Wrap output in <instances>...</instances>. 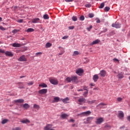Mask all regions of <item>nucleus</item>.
<instances>
[{"label": "nucleus", "instance_id": "nucleus-1", "mask_svg": "<svg viewBox=\"0 0 130 130\" xmlns=\"http://www.w3.org/2000/svg\"><path fill=\"white\" fill-rule=\"evenodd\" d=\"M0 53H5L6 56H10V57H12V56H14V54H13L12 52H5V51L2 49H0Z\"/></svg>", "mask_w": 130, "mask_h": 130}, {"label": "nucleus", "instance_id": "nucleus-2", "mask_svg": "<svg viewBox=\"0 0 130 130\" xmlns=\"http://www.w3.org/2000/svg\"><path fill=\"white\" fill-rule=\"evenodd\" d=\"M84 103H86V99L81 97L78 100V104L79 105H83Z\"/></svg>", "mask_w": 130, "mask_h": 130}, {"label": "nucleus", "instance_id": "nucleus-3", "mask_svg": "<svg viewBox=\"0 0 130 130\" xmlns=\"http://www.w3.org/2000/svg\"><path fill=\"white\" fill-rule=\"evenodd\" d=\"M49 82L52 85H57V84H58V81H57V79L55 78H50Z\"/></svg>", "mask_w": 130, "mask_h": 130}, {"label": "nucleus", "instance_id": "nucleus-4", "mask_svg": "<svg viewBox=\"0 0 130 130\" xmlns=\"http://www.w3.org/2000/svg\"><path fill=\"white\" fill-rule=\"evenodd\" d=\"M104 121V118L103 117H100L98 118H96V121H95V123L96 124H101L102 122Z\"/></svg>", "mask_w": 130, "mask_h": 130}, {"label": "nucleus", "instance_id": "nucleus-5", "mask_svg": "<svg viewBox=\"0 0 130 130\" xmlns=\"http://www.w3.org/2000/svg\"><path fill=\"white\" fill-rule=\"evenodd\" d=\"M121 26V24H120V23L118 22H115L112 24V27H113V28H116V29L120 28Z\"/></svg>", "mask_w": 130, "mask_h": 130}, {"label": "nucleus", "instance_id": "nucleus-6", "mask_svg": "<svg viewBox=\"0 0 130 130\" xmlns=\"http://www.w3.org/2000/svg\"><path fill=\"white\" fill-rule=\"evenodd\" d=\"M18 61H27V58H26V57L25 55H22L20 56L18 59Z\"/></svg>", "mask_w": 130, "mask_h": 130}, {"label": "nucleus", "instance_id": "nucleus-7", "mask_svg": "<svg viewBox=\"0 0 130 130\" xmlns=\"http://www.w3.org/2000/svg\"><path fill=\"white\" fill-rule=\"evenodd\" d=\"M47 93V89H42L39 91V93L41 95H43Z\"/></svg>", "mask_w": 130, "mask_h": 130}, {"label": "nucleus", "instance_id": "nucleus-8", "mask_svg": "<svg viewBox=\"0 0 130 130\" xmlns=\"http://www.w3.org/2000/svg\"><path fill=\"white\" fill-rule=\"evenodd\" d=\"M99 75H100L101 77L104 78V77L106 76V71L105 70H101Z\"/></svg>", "mask_w": 130, "mask_h": 130}, {"label": "nucleus", "instance_id": "nucleus-9", "mask_svg": "<svg viewBox=\"0 0 130 130\" xmlns=\"http://www.w3.org/2000/svg\"><path fill=\"white\" fill-rule=\"evenodd\" d=\"M17 85H18V88L19 89H25V86L24 85V83L23 82H18L17 83Z\"/></svg>", "mask_w": 130, "mask_h": 130}, {"label": "nucleus", "instance_id": "nucleus-10", "mask_svg": "<svg viewBox=\"0 0 130 130\" xmlns=\"http://www.w3.org/2000/svg\"><path fill=\"white\" fill-rule=\"evenodd\" d=\"M83 73H84V70L81 68L76 70V73L79 76L81 74H83Z\"/></svg>", "mask_w": 130, "mask_h": 130}, {"label": "nucleus", "instance_id": "nucleus-11", "mask_svg": "<svg viewBox=\"0 0 130 130\" xmlns=\"http://www.w3.org/2000/svg\"><path fill=\"white\" fill-rule=\"evenodd\" d=\"M52 127V124H48L47 125H46L45 127H44V130H50L51 129V128Z\"/></svg>", "mask_w": 130, "mask_h": 130}, {"label": "nucleus", "instance_id": "nucleus-12", "mask_svg": "<svg viewBox=\"0 0 130 130\" xmlns=\"http://www.w3.org/2000/svg\"><path fill=\"white\" fill-rule=\"evenodd\" d=\"M94 119V117H88L86 118L87 123H91L92 122V120Z\"/></svg>", "mask_w": 130, "mask_h": 130}, {"label": "nucleus", "instance_id": "nucleus-13", "mask_svg": "<svg viewBox=\"0 0 130 130\" xmlns=\"http://www.w3.org/2000/svg\"><path fill=\"white\" fill-rule=\"evenodd\" d=\"M69 101H70V99L68 97L62 100V102L65 104L69 103Z\"/></svg>", "mask_w": 130, "mask_h": 130}, {"label": "nucleus", "instance_id": "nucleus-14", "mask_svg": "<svg viewBox=\"0 0 130 130\" xmlns=\"http://www.w3.org/2000/svg\"><path fill=\"white\" fill-rule=\"evenodd\" d=\"M22 107L25 110H27V109H28V108H30V105H29V104L27 103L23 104Z\"/></svg>", "mask_w": 130, "mask_h": 130}, {"label": "nucleus", "instance_id": "nucleus-15", "mask_svg": "<svg viewBox=\"0 0 130 130\" xmlns=\"http://www.w3.org/2000/svg\"><path fill=\"white\" fill-rule=\"evenodd\" d=\"M11 45L13 46V47H21V44L14 43L13 44H11Z\"/></svg>", "mask_w": 130, "mask_h": 130}, {"label": "nucleus", "instance_id": "nucleus-16", "mask_svg": "<svg viewBox=\"0 0 130 130\" xmlns=\"http://www.w3.org/2000/svg\"><path fill=\"white\" fill-rule=\"evenodd\" d=\"M24 100L23 99H20L14 101L15 103H24Z\"/></svg>", "mask_w": 130, "mask_h": 130}, {"label": "nucleus", "instance_id": "nucleus-17", "mask_svg": "<svg viewBox=\"0 0 130 130\" xmlns=\"http://www.w3.org/2000/svg\"><path fill=\"white\" fill-rule=\"evenodd\" d=\"M69 115L66 113L62 114L60 115V117L61 118H62V119H66V118H67V117H69Z\"/></svg>", "mask_w": 130, "mask_h": 130}, {"label": "nucleus", "instance_id": "nucleus-18", "mask_svg": "<svg viewBox=\"0 0 130 130\" xmlns=\"http://www.w3.org/2000/svg\"><path fill=\"white\" fill-rule=\"evenodd\" d=\"M99 79V76L97 74L94 75L93 77V80L94 82H97Z\"/></svg>", "mask_w": 130, "mask_h": 130}, {"label": "nucleus", "instance_id": "nucleus-19", "mask_svg": "<svg viewBox=\"0 0 130 130\" xmlns=\"http://www.w3.org/2000/svg\"><path fill=\"white\" fill-rule=\"evenodd\" d=\"M118 115L119 118H123V117L124 116V114L123 113V112L119 111L118 113Z\"/></svg>", "mask_w": 130, "mask_h": 130}, {"label": "nucleus", "instance_id": "nucleus-20", "mask_svg": "<svg viewBox=\"0 0 130 130\" xmlns=\"http://www.w3.org/2000/svg\"><path fill=\"white\" fill-rule=\"evenodd\" d=\"M71 77H72V82H74L75 83H76V82H78L77 76H72Z\"/></svg>", "mask_w": 130, "mask_h": 130}, {"label": "nucleus", "instance_id": "nucleus-21", "mask_svg": "<svg viewBox=\"0 0 130 130\" xmlns=\"http://www.w3.org/2000/svg\"><path fill=\"white\" fill-rule=\"evenodd\" d=\"M81 114H82V115H86V116L90 115V114H91V111H87L86 112H82Z\"/></svg>", "mask_w": 130, "mask_h": 130}, {"label": "nucleus", "instance_id": "nucleus-22", "mask_svg": "<svg viewBox=\"0 0 130 130\" xmlns=\"http://www.w3.org/2000/svg\"><path fill=\"white\" fill-rule=\"evenodd\" d=\"M100 42V40H95V41H93L92 43L90 44V45H94L95 44H98Z\"/></svg>", "mask_w": 130, "mask_h": 130}, {"label": "nucleus", "instance_id": "nucleus-23", "mask_svg": "<svg viewBox=\"0 0 130 130\" xmlns=\"http://www.w3.org/2000/svg\"><path fill=\"white\" fill-rule=\"evenodd\" d=\"M39 21H40V19L35 18V19H32V23H38V22H39Z\"/></svg>", "mask_w": 130, "mask_h": 130}, {"label": "nucleus", "instance_id": "nucleus-24", "mask_svg": "<svg viewBox=\"0 0 130 130\" xmlns=\"http://www.w3.org/2000/svg\"><path fill=\"white\" fill-rule=\"evenodd\" d=\"M22 123H29L30 121L27 119H25L21 121Z\"/></svg>", "mask_w": 130, "mask_h": 130}, {"label": "nucleus", "instance_id": "nucleus-25", "mask_svg": "<svg viewBox=\"0 0 130 130\" xmlns=\"http://www.w3.org/2000/svg\"><path fill=\"white\" fill-rule=\"evenodd\" d=\"M39 86L42 87V88H47V85L44 83L39 84Z\"/></svg>", "mask_w": 130, "mask_h": 130}, {"label": "nucleus", "instance_id": "nucleus-26", "mask_svg": "<svg viewBox=\"0 0 130 130\" xmlns=\"http://www.w3.org/2000/svg\"><path fill=\"white\" fill-rule=\"evenodd\" d=\"M7 122H9V119H5L2 121V124H5V123H7Z\"/></svg>", "mask_w": 130, "mask_h": 130}, {"label": "nucleus", "instance_id": "nucleus-27", "mask_svg": "<svg viewBox=\"0 0 130 130\" xmlns=\"http://www.w3.org/2000/svg\"><path fill=\"white\" fill-rule=\"evenodd\" d=\"M66 81L68 82V83H71V82H72V77H67L66 78Z\"/></svg>", "mask_w": 130, "mask_h": 130}, {"label": "nucleus", "instance_id": "nucleus-28", "mask_svg": "<svg viewBox=\"0 0 130 130\" xmlns=\"http://www.w3.org/2000/svg\"><path fill=\"white\" fill-rule=\"evenodd\" d=\"M52 45L51 43H47L45 46L46 48H49V47H51V46Z\"/></svg>", "mask_w": 130, "mask_h": 130}, {"label": "nucleus", "instance_id": "nucleus-29", "mask_svg": "<svg viewBox=\"0 0 130 130\" xmlns=\"http://www.w3.org/2000/svg\"><path fill=\"white\" fill-rule=\"evenodd\" d=\"M105 128L106 129H110V128H111V126H110L109 124H106L105 125Z\"/></svg>", "mask_w": 130, "mask_h": 130}, {"label": "nucleus", "instance_id": "nucleus-30", "mask_svg": "<svg viewBox=\"0 0 130 130\" xmlns=\"http://www.w3.org/2000/svg\"><path fill=\"white\" fill-rule=\"evenodd\" d=\"M59 101V98L58 97H55L53 102H58Z\"/></svg>", "mask_w": 130, "mask_h": 130}, {"label": "nucleus", "instance_id": "nucleus-31", "mask_svg": "<svg viewBox=\"0 0 130 130\" xmlns=\"http://www.w3.org/2000/svg\"><path fill=\"white\" fill-rule=\"evenodd\" d=\"M34 108H35V109H37V110H38L39 109V108H40V107H39V105H38L34 104Z\"/></svg>", "mask_w": 130, "mask_h": 130}, {"label": "nucleus", "instance_id": "nucleus-32", "mask_svg": "<svg viewBox=\"0 0 130 130\" xmlns=\"http://www.w3.org/2000/svg\"><path fill=\"white\" fill-rule=\"evenodd\" d=\"M104 6H105V3H102L101 4V5L99 7V9H103V8H104Z\"/></svg>", "mask_w": 130, "mask_h": 130}, {"label": "nucleus", "instance_id": "nucleus-33", "mask_svg": "<svg viewBox=\"0 0 130 130\" xmlns=\"http://www.w3.org/2000/svg\"><path fill=\"white\" fill-rule=\"evenodd\" d=\"M95 100L87 101V103H88V104H93V103H95Z\"/></svg>", "mask_w": 130, "mask_h": 130}, {"label": "nucleus", "instance_id": "nucleus-34", "mask_svg": "<svg viewBox=\"0 0 130 130\" xmlns=\"http://www.w3.org/2000/svg\"><path fill=\"white\" fill-rule=\"evenodd\" d=\"M43 18H44V19H45V20H47V19H49V16H48V15H47V14H45L43 16Z\"/></svg>", "mask_w": 130, "mask_h": 130}, {"label": "nucleus", "instance_id": "nucleus-35", "mask_svg": "<svg viewBox=\"0 0 130 130\" xmlns=\"http://www.w3.org/2000/svg\"><path fill=\"white\" fill-rule=\"evenodd\" d=\"M89 92V90H86L85 92H84L83 94V96L84 97H87V95H88V93Z\"/></svg>", "mask_w": 130, "mask_h": 130}, {"label": "nucleus", "instance_id": "nucleus-36", "mask_svg": "<svg viewBox=\"0 0 130 130\" xmlns=\"http://www.w3.org/2000/svg\"><path fill=\"white\" fill-rule=\"evenodd\" d=\"M34 29H33L32 28H28L26 30V32H34Z\"/></svg>", "mask_w": 130, "mask_h": 130}, {"label": "nucleus", "instance_id": "nucleus-37", "mask_svg": "<svg viewBox=\"0 0 130 130\" xmlns=\"http://www.w3.org/2000/svg\"><path fill=\"white\" fill-rule=\"evenodd\" d=\"M26 84H27L28 86H32V85H33V84H34V81H29V82L26 83Z\"/></svg>", "mask_w": 130, "mask_h": 130}, {"label": "nucleus", "instance_id": "nucleus-38", "mask_svg": "<svg viewBox=\"0 0 130 130\" xmlns=\"http://www.w3.org/2000/svg\"><path fill=\"white\" fill-rule=\"evenodd\" d=\"M106 105V104H104L103 103L99 104L98 106H99L100 107H102L103 106H105Z\"/></svg>", "mask_w": 130, "mask_h": 130}, {"label": "nucleus", "instance_id": "nucleus-39", "mask_svg": "<svg viewBox=\"0 0 130 130\" xmlns=\"http://www.w3.org/2000/svg\"><path fill=\"white\" fill-rule=\"evenodd\" d=\"M109 10H110V8H109V7H106L104 8L105 12H109Z\"/></svg>", "mask_w": 130, "mask_h": 130}, {"label": "nucleus", "instance_id": "nucleus-40", "mask_svg": "<svg viewBox=\"0 0 130 130\" xmlns=\"http://www.w3.org/2000/svg\"><path fill=\"white\" fill-rule=\"evenodd\" d=\"M79 54H80V53L79 52V51H75L74 52L73 56H74V55H78Z\"/></svg>", "mask_w": 130, "mask_h": 130}, {"label": "nucleus", "instance_id": "nucleus-41", "mask_svg": "<svg viewBox=\"0 0 130 130\" xmlns=\"http://www.w3.org/2000/svg\"><path fill=\"white\" fill-rule=\"evenodd\" d=\"M72 20L76 22V21L78 20V18H77V16H73L72 17Z\"/></svg>", "mask_w": 130, "mask_h": 130}, {"label": "nucleus", "instance_id": "nucleus-42", "mask_svg": "<svg viewBox=\"0 0 130 130\" xmlns=\"http://www.w3.org/2000/svg\"><path fill=\"white\" fill-rule=\"evenodd\" d=\"M79 20L80 21H84L85 20V17L83 15L81 16L80 18H79Z\"/></svg>", "mask_w": 130, "mask_h": 130}, {"label": "nucleus", "instance_id": "nucleus-43", "mask_svg": "<svg viewBox=\"0 0 130 130\" xmlns=\"http://www.w3.org/2000/svg\"><path fill=\"white\" fill-rule=\"evenodd\" d=\"M118 77L119 79H122V78H123V75L122 74H119L118 75Z\"/></svg>", "mask_w": 130, "mask_h": 130}, {"label": "nucleus", "instance_id": "nucleus-44", "mask_svg": "<svg viewBox=\"0 0 130 130\" xmlns=\"http://www.w3.org/2000/svg\"><path fill=\"white\" fill-rule=\"evenodd\" d=\"M19 31H20V30L15 29L13 30H12V33H14V34L18 33Z\"/></svg>", "mask_w": 130, "mask_h": 130}, {"label": "nucleus", "instance_id": "nucleus-45", "mask_svg": "<svg viewBox=\"0 0 130 130\" xmlns=\"http://www.w3.org/2000/svg\"><path fill=\"white\" fill-rule=\"evenodd\" d=\"M89 18H93L94 17V14L90 13L88 14Z\"/></svg>", "mask_w": 130, "mask_h": 130}, {"label": "nucleus", "instance_id": "nucleus-46", "mask_svg": "<svg viewBox=\"0 0 130 130\" xmlns=\"http://www.w3.org/2000/svg\"><path fill=\"white\" fill-rule=\"evenodd\" d=\"M92 28L93 26L92 25H90L89 27L86 28V29L87 30V31H91V29H92Z\"/></svg>", "mask_w": 130, "mask_h": 130}, {"label": "nucleus", "instance_id": "nucleus-47", "mask_svg": "<svg viewBox=\"0 0 130 130\" xmlns=\"http://www.w3.org/2000/svg\"><path fill=\"white\" fill-rule=\"evenodd\" d=\"M118 102H121L122 101V98L119 97L117 99Z\"/></svg>", "mask_w": 130, "mask_h": 130}, {"label": "nucleus", "instance_id": "nucleus-48", "mask_svg": "<svg viewBox=\"0 0 130 130\" xmlns=\"http://www.w3.org/2000/svg\"><path fill=\"white\" fill-rule=\"evenodd\" d=\"M42 54V52H39L36 53V56H39V55H41Z\"/></svg>", "mask_w": 130, "mask_h": 130}, {"label": "nucleus", "instance_id": "nucleus-49", "mask_svg": "<svg viewBox=\"0 0 130 130\" xmlns=\"http://www.w3.org/2000/svg\"><path fill=\"white\" fill-rule=\"evenodd\" d=\"M107 28H104L103 30L102 31L103 33H105V32H107Z\"/></svg>", "mask_w": 130, "mask_h": 130}, {"label": "nucleus", "instance_id": "nucleus-50", "mask_svg": "<svg viewBox=\"0 0 130 130\" xmlns=\"http://www.w3.org/2000/svg\"><path fill=\"white\" fill-rule=\"evenodd\" d=\"M12 130H21V128L19 127H17L13 128Z\"/></svg>", "mask_w": 130, "mask_h": 130}, {"label": "nucleus", "instance_id": "nucleus-51", "mask_svg": "<svg viewBox=\"0 0 130 130\" xmlns=\"http://www.w3.org/2000/svg\"><path fill=\"white\" fill-rule=\"evenodd\" d=\"M69 122H74L75 119H70V120L68 121Z\"/></svg>", "mask_w": 130, "mask_h": 130}, {"label": "nucleus", "instance_id": "nucleus-52", "mask_svg": "<svg viewBox=\"0 0 130 130\" xmlns=\"http://www.w3.org/2000/svg\"><path fill=\"white\" fill-rule=\"evenodd\" d=\"M68 38H69V36H64V37H63L62 38V39L65 40V39H68Z\"/></svg>", "mask_w": 130, "mask_h": 130}, {"label": "nucleus", "instance_id": "nucleus-53", "mask_svg": "<svg viewBox=\"0 0 130 130\" xmlns=\"http://www.w3.org/2000/svg\"><path fill=\"white\" fill-rule=\"evenodd\" d=\"M74 28H75V26H71L69 27V30H73V29H74Z\"/></svg>", "mask_w": 130, "mask_h": 130}, {"label": "nucleus", "instance_id": "nucleus-54", "mask_svg": "<svg viewBox=\"0 0 130 130\" xmlns=\"http://www.w3.org/2000/svg\"><path fill=\"white\" fill-rule=\"evenodd\" d=\"M85 7L86 8H91V5L90 4H86Z\"/></svg>", "mask_w": 130, "mask_h": 130}, {"label": "nucleus", "instance_id": "nucleus-55", "mask_svg": "<svg viewBox=\"0 0 130 130\" xmlns=\"http://www.w3.org/2000/svg\"><path fill=\"white\" fill-rule=\"evenodd\" d=\"M17 22L18 23H23V19H19V20H17Z\"/></svg>", "mask_w": 130, "mask_h": 130}, {"label": "nucleus", "instance_id": "nucleus-56", "mask_svg": "<svg viewBox=\"0 0 130 130\" xmlns=\"http://www.w3.org/2000/svg\"><path fill=\"white\" fill-rule=\"evenodd\" d=\"M65 2H66V3H70L71 2H74V0H65Z\"/></svg>", "mask_w": 130, "mask_h": 130}, {"label": "nucleus", "instance_id": "nucleus-57", "mask_svg": "<svg viewBox=\"0 0 130 130\" xmlns=\"http://www.w3.org/2000/svg\"><path fill=\"white\" fill-rule=\"evenodd\" d=\"M96 23H100V19L99 18H96Z\"/></svg>", "mask_w": 130, "mask_h": 130}, {"label": "nucleus", "instance_id": "nucleus-58", "mask_svg": "<svg viewBox=\"0 0 130 130\" xmlns=\"http://www.w3.org/2000/svg\"><path fill=\"white\" fill-rule=\"evenodd\" d=\"M0 29H1V30H6V29H5V27H4L3 26H0Z\"/></svg>", "mask_w": 130, "mask_h": 130}, {"label": "nucleus", "instance_id": "nucleus-59", "mask_svg": "<svg viewBox=\"0 0 130 130\" xmlns=\"http://www.w3.org/2000/svg\"><path fill=\"white\" fill-rule=\"evenodd\" d=\"M83 90H85V91L88 90V89H87V87H86V86H83Z\"/></svg>", "mask_w": 130, "mask_h": 130}, {"label": "nucleus", "instance_id": "nucleus-60", "mask_svg": "<svg viewBox=\"0 0 130 130\" xmlns=\"http://www.w3.org/2000/svg\"><path fill=\"white\" fill-rule=\"evenodd\" d=\"M113 60L115 61H119V60H118V59H116V58H114Z\"/></svg>", "mask_w": 130, "mask_h": 130}, {"label": "nucleus", "instance_id": "nucleus-61", "mask_svg": "<svg viewBox=\"0 0 130 130\" xmlns=\"http://www.w3.org/2000/svg\"><path fill=\"white\" fill-rule=\"evenodd\" d=\"M77 91H78V92H80V91H84V89H78Z\"/></svg>", "mask_w": 130, "mask_h": 130}, {"label": "nucleus", "instance_id": "nucleus-62", "mask_svg": "<svg viewBox=\"0 0 130 130\" xmlns=\"http://www.w3.org/2000/svg\"><path fill=\"white\" fill-rule=\"evenodd\" d=\"M90 86H91V87H94V86H95V84H94V83H91V84H90Z\"/></svg>", "mask_w": 130, "mask_h": 130}, {"label": "nucleus", "instance_id": "nucleus-63", "mask_svg": "<svg viewBox=\"0 0 130 130\" xmlns=\"http://www.w3.org/2000/svg\"><path fill=\"white\" fill-rule=\"evenodd\" d=\"M72 127H75L76 126V124H73L72 125Z\"/></svg>", "mask_w": 130, "mask_h": 130}, {"label": "nucleus", "instance_id": "nucleus-64", "mask_svg": "<svg viewBox=\"0 0 130 130\" xmlns=\"http://www.w3.org/2000/svg\"><path fill=\"white\" fill-rule=\"evenodd\" d=\"M25 76H20V79H22V78H25Z\"/></svg>", "mask_w": 130, "mask_h": 130}]
</instances>
